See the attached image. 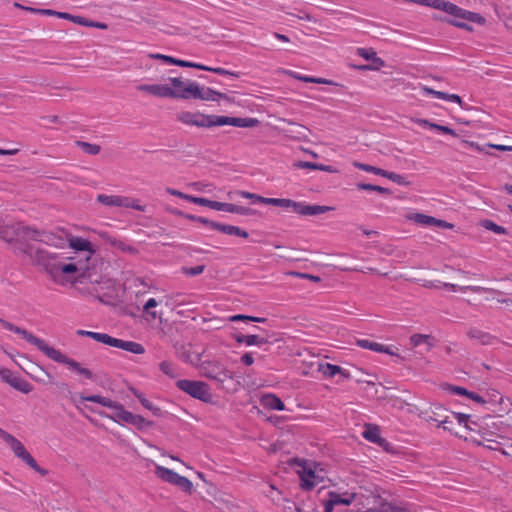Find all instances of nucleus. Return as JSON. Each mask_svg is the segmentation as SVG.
I'll return each mask as SVG.
<instances>
[{"label": "nucleus", "instance_id": "6e6552de", "mask_svg": "<svg viewBox=\"0 0 512 512\" xmlns=\"http://www.w3.org/2000/svg\"><path fill=\"white\" fill-rule=\"evenodd\" d=\"M0 438L11 448L15 456L25 462L30 468L37 473L45 476L48 472L44 468H41L31 454L26 450L24 445L16 439L13 435L0 428Z\"/></svg>", "mask_w": 512, "mask_h": 512}, {"label": "nucleus", "instance_id": "0eeeda50", "mask_svg": "<svg viewBox=\"0 0 512 512\" xmlns=\"http://www.w3.org/2000/svg\"><path fill=\"white\" fill-rule=\"evenodd\" d=\"M77 334L81 335V336H86V337L92 338L97 342L103 343V344L111 346V347L119 348V349L125 350V351L133 353V354H144L145 353L144 346L138 342L126 341V340L114 338L105 333L92 332V331H86V330H78Z\"/></svg>", "mask_w": 512, "mask_h": 512}, {"label": "nucleus", "instance_id": "052dcab7", "mask_svg": "<svg viewBox=\"0 0 512 512\" xmlns=\"http://www.w3.org/2000/svg\"><path fill=\"white\" fill-rule=\"evenodd\" d=\"M292 275H295V276H297L299 278H302V279H308V280H311L313 282H320L321 281V278L319 276L312 275V274L294 272V273H292Z\"/></svg>", "mask_w": 512, "mask_h": 512}, {"label": "nucleus", "instance_id": "13d9d810", "mask_svg": "<svg viewBox=\"0 0 512 512\" xmlns=\"http://www.w3.org/2000/svg\"><path fill=\"white\" fill-rule=\"evenodd\" d=\"M241 196L248 199H254L256 198V194L250 193V192H244V191H233L229 193L230 199H235L236 197Z\"/></svg>", "mask_w": 512, "mask_h": 512}, {"label": "nucleus", "instance_id": "9b49d317", "mask_svg": "<svg viewBox=\"0 0 512 512\" xmlns=\"http://www.w3.org/2000/svg\"><path fill=\"white\" fill-rule=\"evenodd\" d=\"M176 386L191 397L203 402H210L212 399L209 386L205 382L183 379L178 380Z\"/></svg>", "mask_w": 512, "mask_h": 512}, {"label": "nucleus", "instance_id": "7ed1b4c3", "mask_svg": "<svg viewBox=\"0 0 512 512\" xmlns=\"http://www.w3.org/2000/svg\"><path fill=\"white\" fill-rule=\"evenodd\" d=\"M291 468L299 477V485L304 491H311L326 478L325 471L314 461L294 458L290 461Z\"/></svg>", "mask_w": 512, "mask_h": 512}, {"label": "nucleus", "instance_id": "2eb2a0df", "mask_svg": "<svg viewBox=\"0 0 512 512\" xmlns=\"http://www.w3.org/2000/svg\"><path fill=\"white\" fill-rule=\"evenodd\" d=\"M437 4L438 5L435 6V9L442 10L456 18L469 20V21L474 20V13L466 11L453 3H450L445 0H439V2Z\"/></svg>", "mask_w": 512, "mask_h": 512}, {"label": "nucleus", "instance_id": "a211bd4d", "mask_svg": "<svg viewBox=\"0 0 512 512\" xmlns=\"http://www.w3.org/2000/svg\"><path fill=\"white\" fill-rule=\"evenodd\" d=\"M203 88H200V86L196 82H189L187 85H182V87L177 88V98L180 99H200L203 97L202 95Z\"/></svg>", "mask_w": 512, "mask_h": 512}, {"label": "nucleus", "instance_id": "49530a36", "mask_svg": "<svg viewBox=\"0 0 512 512\" xmlns=\"http://www.w3.org/2000/svg\"><path fill=\"white\" fill-rule=\"evenodd\" d=\"M166 192L172 196H176V197H179V198H182L184 200H187L191 203H194L195 204V200H197V197L196 196H192V195H188V194H185L179 190H176V189H173V188H166Z\"/></svg>", "mask_w": 512, "mask_h": 512}, {"label": "nucleus", "instance_id": "423d86ee", "mask_svg": "<svg viewBox=\"0 0 512 512\" xmlns=\"http://www.w3.org/2000/svg\"><path fill=\"white\" fill-rule=\"evenodd\" d=\"M1 233L7 241H12L15 238L44 242L54 246L58 245L56 242L58 239L52 233L40 231L22 223H15L11 226H7L5 230L1 231Z\"/></svg>", "mask_w": 512, "mask_h": 512}, {"label": "nucleus", "instance_id": "8fccbe9b", "mask_svg": "<svg viewBox=\"0 0 512 512\" xmlns=\"http://www.w3.org/2000/svg\"><path fill=\"white\" fill-rule=\"evenodd\" d=\"M356 53L368 61H371L377 55L372 48H357Z\"/></svg>", "mask_w": 512, "mask_h": 512}, {"label": "nucleus", "instance_id": "79ce46f5", "mask_svg": "<svg viewBox=\"0 0 512 512\" xmlns=\"http://www.w3.org/2000/svg\"><path fill=\"white\" fill-rule=\"evenodd\" d=\"M430 336L425 334H414L410 337V344L413 347H418L422 344H427L429 347L431 343L429 342Z\"/></svg>", "mask_w": 512, "mask_h": 512}, {"label": "nucleus", "instance_id": "cd10ccee", "mask_svg": "<svg viewBox=\"0 0 512 512\" xmlns=\"http://www.w3.org/2000/svg\"><path fill=\"white\" fill-rule=\"evenodd\" d=\"M279 338L275 333H268L266 331H260L258 329V348L264 346V350H269V346L278 342Z\"/></svg>", "mask_w": 512, "mask_h": 512}, {"label": "nucleus", "instance_id": "4468645a", "mask_svg": "<svg viewBox=\"0 0 512 512\" xmlns=\"http://www.w3.org/2000/svg\"><path fill=\"white\" fill-rule=\"evenodd\" d=\"M68 241L70 248H72L75 251L82 252L84 254L83 262L88 264V261L96 252L92 243L87 239L77 236H70Z\"/></svg>", "mask_w": 512, "mask_h": 512}, {"label": "nucleus", "instance_id": "72a5a7b5", "mask_svg": "<svg viewBox=\"0 0 512 512\" xmlns=\"http://www.w3.org/2000/svg\"><path fill=\"white\" fill-rule=\"evenodd\" d=\"M468 336L472 340H476L483 345L490 344L492 342L493 337L485 332H482L477 329H471L468 331Z\"/></svg>", "mask_w": 512, "mask_h": 512}, {"label": "nucleus", "instance_id": "2f4dec72", "mask_svg": "<svg viewBox=\"0 0 512 512\" xmlns=\"http://www.w3.org/2000/svg\"><path fill=\"white\" fill-rule=\"evenodd\" d=\"M362 435L366 440L373 443H380L382 440L380 430L377 426L366 425Z\"/></svg>", "mask_w": 512, "mask_h": 512}, {"label": "nucleus", "instance_id": "5fc2aeb1", "mask_svg": "<svg viewBox=\"0 0 512 512\" xmlns=\"http://www.w3.org/2000/svg\"><path fill=\"white\" fill-rule=\"evenodd\" d=\"M383 177L388 178L389 180H391L399 185L405 184L404 177L402 175L394 173V172H389V171L385 170V174Z\"/></svg>", "mask_w": 512, "mask_h": 512}, {"label": "nucleus", "instance_id": "4d7b16f0", "mask_svg": "<svg viewBox=\"0 0 512 512\" xmlns=\"http://www.w3.org/2000/svg\"><path fill=\"white\" fill-rule=\"evenodd\" d=\"M431 129L437 130V131L442 132L444 134H448V135H452V136H457L456 132L453 129H451L450 127H448V126H443V125H439V124L434 123V125H431Z\"/></svg>", "mask_w": 512, "mask_h": 512}, {"label": "nucleus", "instance_id": "39448f33", "mask_svg": "<svg viewBox=\"0 0 512 512\" xmlns=\"http://www.w3.org/2000/svg\"><path fill=\"white\" fill-rule=\"evenodd\" d=\"M258 203L265 205H273L282 208L288 212H294L303 216L319 215L330 211L332 208L329 206L322 205H309L303 202H296L290 199L284 198H267L258 196Z\"/></svg>", "mask_w": 512, "mask_h": 512}, {"label": "nucleus", "instance_id": "f257e3e1", "mask_svg": "<svg viewBox=\"0 0 512 512\" xmlns=\"http://www.w3.org/2000/svg\"><path fill=\"white\" fill-rule=\"evenodd\" d=\"M0 323L3 325V327L9 331H12L16 334L21 335L28 343L36 346L41 352H43L48 358L51 360L65 364L69 368L76 371L78 374L84 376L85 378L89 380L94 379V374L91 370L88 368H84L81 366V364L77 361H75L72 358H69L65 354H63L61 351L55 349L54 347L49 346L44 340L34 336L32 333L28 332L27 330L20 328L4 319L0 318Z\"/></svg>", "mask_w": 512, "mask_h": 512}, {"label": "nucleus", "instance_id": "774afa93", "mask_svg": "<svg viewBox=\"0 0 512 512\" xmlns=\"http://www.w3.org/2000/svg\"><path fill=\"white\" fill-rule=\"evenodd\" d=\"M241 362L243 364H245L246 366L252 365L254 363V357H253L252 353H245L241 357Z\"/></svg>", "mask_w": 512, "mask_h": 512}, {"label": "nucleus", "instance_id": "680f3d73", "mask_svg": "<svg viewBox=\"0 0 512 512\" xmlns=\"http://www.w3.org/2000/svg\"><path fill=\"white\" fill-rule=\"evenodd\" d=\"M99 236L104 239L107 243H109L112 247H115L117 246V243H118V239L110 236L108 233L106 232H100L99 233Z\"/></svg>", "mask_w": 512, "mask_h": 512}, {"label": "nucleus", "instance_id": "f03ea898", "mask_svg": "<svg viewBox=\"0 0 512 512\" xmlns=\"http://www.w3.org/2000/svg\"><path fill=\"white\" fill-rule=\"evenodd\" d=\"M30 256L34 264L44 268V270L54 279L62 274H71L79 270H88L90 267L82 260L76 263H61L57 260V255L49 253L43 249H36L35 251L30 248Z\"/></svg>", "mask_w": 512, "mask_h": 512}, {"label": "nucleus", "instance_id": "bf43d9fd", "mask_svg": "<svg viewBox=\"0 0 512 512\" xmlns=\"http://www.w3.org/2000/svg\"><path fill=\"white\" fill-rule=\"evenodd\" d=\"M205 71H210V72H213L215 74H219V75H229V76H236L235 73L233 72H230L224 68H220V67H217V68H213V67H208L206 66V69H204Z\"/></svg>", "mask_w": 512, "mask_h": 512}, {"label": "nucleus", "instance_id": "c85d7f7f", "mask_svg": "<svg viewBox=\"0 0 512 512\" xmlns=\"http://www.w3.org/2000/svg\"><path fill=\"white\" fill-rule=\"evenodd\" d=\"M447 390L451 394L466 396L467 398H470V399H472L475 402L485 403L484 399L480 395H478V394H476L474 392H470V391H468L467 389H465L463 387L449 385L447 387Z\"/></svg>", "mask_w": 512, "mask_h": 512}, {"label": "nucleus", "instance_id": "bb28decb", "mask_svg": "<svg viewBox=\"0 0 512 512\" xmlns=\"http://www.w3.org/2000/svg\"><path fill=\"white\" fill-rule=\"evenodd\" d=\"M284 73L296 80L306 82V83H316V84H330L331 83L327 79L302 75V74L292 71V70H284Z\"/></svg>", "mask_w": 512, "mask_h": 512}, {"label": "nucleus", "instance_id": "f8f14e48", "mask_svg": "<svg viewBox=\"0 0 512 512\" xmlns=\"http://www.w3.org/2000/svg\"><path fill=\"white\" fill-rule=\"evenodd\" d=\"M432 422H435L438 427L450 432L454 431V424L464 425L469 430H476L470 424L469 415L463 413L448 412L445 414V418H432Z\"/></svg>", "mask_w": 512, "mask_h": 512}, {"label": "nucleus", "instance_id": "e2e57ef3", "mask_svg": "<svg viewBox=\"0 0 512 512\" xmlns=\"http://www.w3.org/2000/svg\"><path fill=\"white\" fill-rule=\"evenodd\" d=\"M90 21L89 19L85 18V17H82V16H75L73 15V19H72V22L78 24V25H81V26H85V27H89L90 26Z\"/></svg>", "mask_w": 512, "mask_h": 512}, {"label": "nucleus", "instance_id": "09e8293b", "mask_svg": "<svg viewBox=\"0 0 512 512\" xmlns=\"http://www.w3.org/2000/svg\"><path fill=\"white\" fill-rule=\"evenodd\" d=\"M205 266L204 265H197L194 267H183L182 272L187 276H197L204 272Z\"/></svg>", "mask_w": 512, "mask_h": 512}, {"label": "nucleus", "instance_id": "3c124183", "mask_svg": "<svg viewBox=\"0 0 512 512\" xmlns=\"http://www.w3.org/2000/svg\"><path fill=\"white\" fill-rule=\"evenodd\" d=\"M173 64L177 65V66H181V67H190V68H196V69H200V70L206 69L205 65L194 63V62H189V61H185V60H180V59H176V58L174 59Z\"/></svg>", "mask_w": 512, "mask_h": 512}, {"label": "nucleus", "instance_id": "f3484780", "mask_svg": "<svg viewBox=\"0 0 512 512\" xmlns=\"http://www.w3.org/2000/svg\"><path fill=\"white\" fill-rule=\"evenodd\" d=\"M409 219L423 226H437L444 229H451L453 227L451 223L422 213H414L409 216Z\"/></svg>", "mask_w": 512, "mask_h": 512}, {"label": "nucleus", "instance_id": "58836bf2", "mask_svg": "<svg viewBox=\"0 0 512 512\" xmlns=\"http://www.w3.org/2000/svg\"><path fill=\"white\" fill-rule=\"evenodd\" d=\"M256 124V119L253 118H239L230 117V124L236 127H252Z\"/></svg>", "mask_w": 512, "mask_h": 512}, {"label": "nucleus", "instance_id": "6ab92c4d", "mask_svg": "<svg viewBox=\"0 0 512 512\" xmlns=\"http://www.w3.org/2000/svg\"><path fill=\"white\" fill-rule=\"evenodd\" d=\"M204 370V375L207 378L218 383H223L230 378L229 372L219 364H209Z\"/></svg>", "mask_w": 512, "mask_h": 512}, {"label": "nucleus", "instance_id": "412c9836", "mask_svg": "<svg viewBox=\"0 0 512 512\" xmlns=\"http://www.w3.org/2000/svg\"><path fill=\"white\" fill-rule=\"evenodd\" d=\"M358 345L362 348L372 350L378 353H385L388 355H396L397 349L393 346H386L378 342H373L367 339H361L357 341Z\"/></svg>", "mask_w": 512, "mask_h": 512}, {"label": "nucleus", "instance_id": "1a4fd4ad", "mask_svg": "<svg viewBox=\"0 0 512 512\" xmlns=\"http://www.w3.org/2000/svg\"><path fill=\"white\" fill-rule=\"evenodd\" d=\"M470 424L476 429L472 431L477 432L483 441L498 443L497 439L502 438L500 426L492 416L483 417L479 421H470Z\"/></svg>", "mask_w": 512, "mask_h": 512}, {"label": "nucleus", "instance_id": "c9c22d12", "mask_svg": "<svg viewBox=\"0 0 512 512\" xmlns=\"http://www.w3.org/2000/svg\"><path fill=\"white\" fill-rule=\"evenodd\" d=\"M385 66V62L382 58L378 57L377 55L371 60V64L369 65H360L357 68L362 71H378L382 67Z\"/></svg>", "mask_w": 512, "mask_h": 512}, {"label": "nucleus", "instance_id": "9d476101", "mask_svg": "<svg viewBox=\"0 0 512 512\" xmlns=\"http://www.w3.org/2000/svg\"><path fill=\"white\" fill-rule=\"evenodd\" d=\"M173 87L162 84H140L137 86L138 91L149 93L160 98H177V88L182 87L183 81L179 77L169 78Z\"/></svg>", "mask_w": 512, "mask_h": 512}, {"label": "nucleus", "instance_id": "de8ad7c7", "mask_svg": "<svg viewBox=\"0 0 512 512\" xmlns=\"http://www.w3.org/2000/svg\"><path fill=\"white\" fill-rule=\"evenodd\" d=\"M123 202L125 203V204H123V207H125V208H132V209H135V210L141 211V212L145 211V207L140 205L139 201L136 199H133L130 197H124Z\"/></svg>", "mask_w": 512, "mask_h": 512}, {"label": "nucleus", "instance_id": "4be33fe9", "mask_svg": "<svg viewBox=\"0 0 512 512\" xmlns=\"http://www.w3.org/2000/svg\"><path fill=\"white\" fill-rule=\"evenodd\" d=\"M317 371H319L326 378H333L337 374H342L345 377L348 376V374L345 373L340 366L327 362H318Z\"/></svg>", "mask_w": 512, "mask_h": 512}, {"label": "nucleus", "instance_id": "5701e85b", "mask_svg": "<svg viewBox=\"0 0 512 512\" xmlns=\"http://www.w3.org/2000/svg\"><path fill=\"white\" fill-rule=\"evenodd\" d=\"M260 404L267 409L284 410L285 405L282 400L273 394H261L259 397Z\"/></svg>", "mask_w": 512, "mask_h": 512}, {"label": "nucleus", "instance_id": "a18cd8bd", "mask_svg": "<svg viewBox=\"0 0 512 512\" xmlns=\"http://www.w3.org/2000/svg\"><path fill=\"white\" fill-rule=\"evenodd\" d=\"M175 486H177L182 491L187 492L189 494H191L192 490H193L192 482L188 478L181 476V475L179 476Z\"/></svg>", "mask_w": 512, "mask_h": 512}, {"label": "nucleus", "instance_id": "393cba45", "mask_svg": "<svg viewBox=\"0 0 512 512\" xmlns=\"http://www.w3.org/2000/svg\"><path fill=\"white\" fill-rule=\"evenodd\" d=\"M212 229L217 230L221 233L227 234V235H235L246 238L248 236V233L239 227L228 225V224H222L215 222V224H212Z\"/></svg>", "mask_w": 512, "mask_h": 512}, {"label": "nucleus", "instance_id": "0e129e2a", "mask_svg": "<svg viewBox=\"0 0 512 512\" xmlns=\"http://www.w3.org/2000/svg\"><path fill=\"white\" fill-rule=\"evenodd\" d=\"M230 320L231 321H253V322H256V317L255 316H245V315H242V314H238V315H234V316H231L230 317Z\"/></svg>", "mask_w": 512, "mask_h": 512}, {"label": "nucleus", "instance_id": "864d4df0", "mask_svg": "<svg viewBox=\"0 0 512 512\" xmlns=\"http://www.w3.org/2000/svg\"><path fill=\"white\" fill-rule=\"evenodd\" d=\"M249 211H250L249 208H246V207H243L240 205H236V204H232V203H228L227 212H229V213L246 215V214H248Z\"/></svg>", "mask_w": 512, "mask_h": 512}, {"label": "nucleus", "instance_id": "a878e982", "mask_svg": "<svg viewBox=\"0 0 512 512\" xmlns=\"http://www.w3.org/2000/svg\"><path fill=\"white\" fill-rule=\"evenodd\" d=\"M130 392L140 401V403L146 409L150 410L155 416H160L162 411L159 407L153 405L151 401L145 398L144 394L135 389L134 387L129 388Z\"/></svg>", "mask_w": 512, "mask_h": 512}, {"label": "nucleus", "instance_id": "20e7f679", "mask_svg": "<svg viewBox=\"0 0 512 512\" xmlns=\"http://www.w3.org/2000/svg\"><path fill=\"white\" fill-rule=\"evenodd\" d=\"M81 399L84 401L98 403L104 407L112 409L113 416H111V418L113 420L125 422L135 426L139 430L153 425V422L146 420L141 415L133 414L132 412L125 410L122 404L113 401L110 398L101 395H91L81 396Z\"/></svg>", "mask_w": 512, "mask_h": 512}, {"label": "nucleus", "instance_id": "f704fd0d", "mask_svg": "<svg viewBox=\"0 0 512 512\" xmlns=\"http://www.w3.org/2000/svg\"><path fill=\"white\" fill-rule=\"evenodd\" d=\"M206 124H207V127L229 125L230 117L218 116V115H207Z\"/></svg>", "mask_w": 512, "mask_h": 512}, {"label": "nucleus", "instance_id": "473e14b6", "mask_svg": "<svg viewBox=\"0 0 512 512\" xmlns=\"http://www.w3.org/2000/svg\"><path fill=\"white\" fill-rule=\"evenodd\" d=\"M289 125L291 128L285 131L290 137L294 139H303L307 137L306 131H308V129L305 126L293 122H289Z\"/></svg>", "mask_w": 512, "mask_h": 512}, {"label": "nucleus", "instance_id": "69168bd1", "mask_svg": "<svg viewBox=\"0 0 512 512\" xmlns=\"http://www.w3.org/2000/svg\"><path fill=\"white\" fill-rule=\"evenodd\" d=\"M421 92H422L423 95H430V96H433L435 98H439V94H440V91L434 90V89L429 88L427 86H423L421 88Z\"/></svg>", "mask_w": 512, "mask_h": 512}, {"label": "nucleus", "instance_id": "338daca9", "mask_svg": "<svg viewBox=\"0 0 512 512\" xmlns=\"http://www.w3.org/2000/svg\"><path fill=\"white\" fill-rule=\"evenodd\" d=\"M488 147L499 150V151H512V145L503 144H487Z\"/></svg>", "mask_w": 512, "mask_h": 512}, {"label": "nucleus", "instance_id": "a19ab883", "mask_svg": "<svg viewBox=\"0 0 512 512\" xmlns=\"http://www.w3.org/2000/svg\"><path fill=\"white\" fill-rule=\"evenodd\" d=\"M201 100L215 101L218 98H226V95L211 88H203Z\"/></svg>", "mask_w": 512, "mask_h": 512}, {"label": "nucleus", "instance_id": "37998d69", "mask_svg": "<svg viewBox=\"0 0 512 512\" xmlns=\"http://www.w3.org/2000/svg\"><path fill=\"white\" fill-rule=\"evenodd\" d=\"M158 305V302L154 298H150L146 304L144 305V312H146L149 316H151L152 319H160L161 316L158 315L156 311H151L152 308H155Z\"/></svg>", "mask_w": 512, "mask_h": 512}, {"label": "nucleus", "instance_id": "e433bc0d", "mask_svg": "<svg viewBox=\"0 0 512 512\" xmlns=\"http://www.w3.org/2000/svg\"><path fill=\"white\" fill-rule=\"evenodd\" d=\"M76 145L84 153L89 154V155H97L101 150V147L99 145L91 144V143L84 142V141H76Z\"/></svg>", "mask_w": 512, "mask_h": 512}, {"label": "nucleus", "instance_id": "c03bdc74", "mask_svg": "<svg viewBox=\"0 0 512 512\" xmlns=\"http://www.w3.org/2000/svg\"><path fill=\"white\" fill-rule=\"evenodd\" d=\"M482 226L487 229V230H490L496 234H506L507 233V230L506 228H504L503 226H500L498 224H496L495 222L491 221V220H485L482 224Z\"/></svg>", "mask_w": 512, "mask_h": 512}, {"label": "nucleus", "instance_id": "c756f323", "mask_svg": "<svg viewBox=\"0 0 512 512\" xmlns=\"http://www.w3.org/2000/svg\"><path fill=\"white\" fill-rule=\"evenodd\" d=\"M97 201L103 205L106 206H116V207H123V204H125L124 197L118 196V195H105V194H99L97 196Z\"/></svg>", "mask_w": 512, "mask_h": 512}, {"label": "nucleus", "instance_id": "ea45409f", "mask_svg": "<svg viewBox=\"0 0 512 512\" xmlns=\"http://www.w3.org/2000/svg\"><path fill=\"white\" fill-rule=\"evenodd\" d=\"M354 167L362 170V171H365V172H369V173H373L375 175H379V176H384L385 174V170L384 169H381V168H378V167H375V166H371V165H368V164H364V163H360V162H354L353 163Z\"/></svg>", "mask_w": 512, "mask_h": 512}, {"label": "nucleus", "instance_id": "6e6d98bb", "mask_svg": "<svg viewBox=\"0 0 512 512\" xmlns=\"http://www.w3.org/2000/svg\"><path fill=\"white\" fill-rule=\"evenodd\" d=\"M236 340L239 343L245 342L247 345H254L256 344V335H238Z\"/></svg>", "mask_w": 512, "mask_h": 512}, {"label": "nucleus", "instance_id": "aec40b11", "mask_svg": "<svg viewBox=\"0 0 512 512\" xmlns=\"http://www.w3.org/2000/svg\"><path fill=\"white\" fill-rule=\"evenodd\" d=\"M444 288L452 290V291H461V292H474V293H491V294H501V291H498L493 288L488 287H482V286H475V285H468V286H459L453 283H443L442 285Z\"/></svg>", "mask_w": 512, "mask_h": 512}, {"label": "nucleus", "instance_id": "dca6fc26", "mask_svg": "<svg viewBox=\"0 0 512 512\" xmlns=\"http://www.w3.org/2000/svg\"><path fill=\"white\" fill-rule=\"evenodd\" d=\"M178 121L185 125H192L197 127H207V115L200 112L182 111L176 115Z\"/></svg>", "mask_w": 512, "mask_h": 512}, {"label": "nucleus", "instance_id": "4c0bfd02", "mask_svg": "<svg viewBox=\"0 0 512 512\" xmlns=\"http://www.w3.org/2000/svg\"><path fill=\"white\" fill-rule=\"evenodd\" d=\"M159 368L165 375L170 378H176L178 376L177 368L172 362L162 361L159 364Z\"/></svg>", "mask_w": 512, "mask_h": 512}, {"label": "nucleus", "instance_id": "ddd939ff", "mask_svg": "<svg viewBox=\"0 0 512 512\" xmlns=\"http://www.w3.org/2000/svg\"><path fill=\"white\" fill-rule=\"evenodd\" d=\"M0 377L4 382L22 393L28 394L33 389L32 385L28 381L14 375L9 369H1Z\"/></svg>", "mask_w": 512, "mask_h": 512}, {"label": "nucleus", "instance_id": "b1692460", "mask_svg": "<svg viewBox=\"0 0 512 512\" xmlns=\"http://www.w3.org/2000/svg\"><path fill=\"white\" fill-rule=\"evenodd\" d=\"M155 475L164 482L176 485L179 474L166 467L155 465Z\"/></svg>", "mask_w": 512, "mask_h": 512}, {"label": "nucleus", "instance_id": "7c9ffc66", "mask_svg": "<svg viewBox=\"0 0 512 512\" xmlns=\"http://www.w3.org/2000/svg\"><path fill=\"white\" fill-rule=\"evenodd\" d=\"M195 204L209 207L211 209L217 210V211H225L227 212L228 203L213 201L207 198L197 197V200H195Z\"/></svg>", "mask_w": 512, "mask_h": 512}, {"label": "nucleus", "instance_id": "603ef678", "mask_svg": "<svg viewBox=\"0 0 512 512\" xmlns=\"http://www.w3.org/2000/svg\"><path fill=\"white\" fill-rule=\"evenodd\" d=\"M500 405L502 406V410L509 416L508 424L512 426V402L509 399L501 398Z\"/></svg>", "mask_w": 512, "mask_h": 512}]
</instances>
